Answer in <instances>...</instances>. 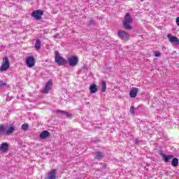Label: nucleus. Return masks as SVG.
<instances>
[{
  "mask_svg": "<svg viewBox=\"0 0 179 179\" xmlns=\"http://www.w3.org/2000/svg\"><path fill=\"white\" fill-rule=\"evenodd\" d=\"M10 67V62H9V59H8V57H4L3 58L2 64L0 66V72H5L6 71H8Z\"/></svg>",
  "mask_w": 179,
  "mask_h": 179,
  "instance_id": "1",
  "label": "nucleus"
},
{
  "mask_svg": "<svg viewBox=\"0 0 179 179\" xmlns=\"http://www.w3.org/2000/svg\"><path fill=\"white\" fill-rule=\"evenodd\" d=\"M131 23H132V17H131L129 13H127L124 20L123 21V24L125 29H127V30H131V29H132L131 27Z\"/></svg>",
  "mask_w": 179,
  "mask_h": 179,
  "instance_id": "2",
  "label": "nucleus"
},
{
  "mask_svg": "<svg viewBox=\"0 0 179 179\" xmlns=\"http://www.w3.org/2000/svg\"><path fill=\"white\" fill-rule=\"evenodd\" d=\"M55 61L59 66H61V65L66 64V60L61 57V55H59V52H58V51L55 52Z\"/></svg>",
  "mask_w": 179,
  "mask_h": 179,
  "instance_id": "3",
  "label": "nucleus"
},
{
  "mask_svg": "<svg viewBox=\"0 0 179 179\" xmlns=\"http://www.w3.org/2000/svg\"><path fill=\"white\" fill-rule=\"evenodd\" d=\"M26 65L28 68H33L36 65V58L33 56H28L26 59Z\"/></svg>",
  "mask_w": 179,
  "mask_h": 179,
  "instance_id": "4",
  "label": "nucleus"
},
{
  "mask_svg": "<svg viewBox=\"0 0 179 179\" xmlns=\"http://www.w3.org/2000/svg\"><path fill=\"white\" fill-rule=\"evenodd\" d=\"M68 62L70 66H76V65H78V62H79L78 56L73 55L69 57L68 58Z\"/></svg>",
  "mask_w": 179,
  "mask_h": 179,
  "instance_id": "5",
  "label": "nucleus"
},
{
  "mask_svg": "<svg viewBox=\"0 0 179 179\" xmlns=\"http://www.w3.org/2000/svg\"><path fill=\"white\" fill-rule=\"evenodd\" d=\"M44 15V12L41 10H36L33 11L32 13V17L36 19V20H41V16Z\"/></svg>",
  "mask_w": 179,
  "mask_h": 179,
  "instance_id": "6",
  "label": "nucleus"
},
{
  "mask_svg": "<svg viewBox=\"0 0 179 179\" xmlns=\"http://www.w3.org/2000/svg\"><path fill=\"white\" fill-rule=\"evenodd\" d=\"M118 36L120 38L124 40V41H127V40L129 38V34H128L125 31H120L118 32Z\"/></svg>",
  "mask_w": 179,
  "mask_h": 179,
  "instance_id": "7",
  "label": "nucleus"
},
{
  "mask_svg": "<svg viewBox=\"0 0 179 179\" xmlns=\"http://www.w3.org/2000/svg\"><path fill=\"white\" fill-rule=\"evenodd\" d=\"M0 150L3 153H8V150H9V144L8 143H3L0 145Z\"/></svg>",
  "mask_w": 179,
  "mask_h": 179,
  "instance_id": "8",
  "label": "nucleus"
},
{
  "mask_svg": "<svg viewBox=\"0 0 179 179\" xmlns=\"http://www.w3.org/2000/svg\"><path fill=\"white\" fill-rule=\"evenodd\" d=\"M168 38L171 43H172L173 44H176V45H178V44H179L178 38H177L176 36H171V35L169 34Z\"/></svg>",
  "mask_w": 179,
  "mask_h": 179,
  "instance_id": "9",
  "label": "nucleus"
},
{
  "mask_svg": "<svg viewBox=\"0 0 179 179\" xmlns=\"http://www.w3.org/2000/svg\"><path fill=\"white\" fill-rule=\"evenodd\" d=\"M56 113L59 114H62V117L63 118H72V115H71L68 112H65L63 110H57Z\"/></svg>",
  "mask_w": 179,
  "mask_h": 179,
  "instance_id": "10",
  "label": "nucleus"
},
{
  "mask_svg": "<svg viewBox=\"0 0 179 179\" xmlns=\"http://www.w3.org/2000/svg\"><path fill=\"white\" fill-rule=\"evenodd\" d=\"M57 178V169H52L48 174V179H55Z\"/></svg>",
  "mask_w": 179,
  "mask_h": 179,
  "instance_id": "11",
  "label": "nucleus"
},
{
  "mask_svg": "<svg viewBox=\"0 0 179 179\" xmlns=\"http://www.w3.org/2000/svg\"><path fill=\"white\" fill-rule=\"evenodd\" d=\"M50 136V133L48 131L45 130L42 133L40 134L39 138L41 139H47Z\"/></svg>",
  "mask_w": 179,
  "mask_h": 179,
  "instance_id": "12",
  "label": "nucleus"
},
{
  "mask_svg": "<svg viewBox=\"0 0 179 179\" xmlns=\"http://www.w3.org/2000/svg\"><path fill=\"white\" fill-rule=\"evenodd\" d=\"M15 132L14 127H9L8 129L6 128V135H10V134H13Z\"/></svg>",
  "mask_w": 179,
  "mask_h": 179,
  "instance_id": "13",
  "label": "nucleus"
},
{
  "mask_svg": "<svg viewBox=\"0 0 179 179\" xmlns=\"http://www.w3.org/2000/svg\"><path fill=\"white\" fill-rule=\"evenodd\" d=\"M162 157H163L164 162H166V163H167L168 162H170V160H171V159H173V157H174L173 155H163Z\"/></svg>",
  "mask_w": 179,
  "mask_h": 179,
  "instance_id": "14",
  "label": "nucleus"
},
{
  "mask_svg": "<svg viewBox=\"0 0 179 179\" xmlns=\"http://www.w3.org/2000/svg\"><path fill=\"white\" fill-rule=\"evenodd\" d=\"M52 86V80H50L47 83L43 90H50Z\"/></svg>",
  "mask_w": 179,
  "mask_h": 179,
  "instance_id": "15",
  "label": "nucleus"
},
{
  "mask_svg": "<svg viewBox=\"0 0 179 179\" xmlns=\"http://www.w3.org/2000/svg\"><path fill=\"white\" fill-rule=\"evenodd\" d=\"M6 127L3 125H0V134L1 135H6Z\"/></svg>",
  "mask_w": 179,
  "mask_h": 179,
  "instance_id": "16",
  "label": "nucleus"
},
{
  "mask_svg": "<svg viewBox=\"0 0 179 179\" xmlns=\"http://www.w3.org/2000/svg\"><path fill=\"white\" fill-rule=\"evenodd\" d=\"M129 94H130V97H131V99H135V97H136V95L138 94V91L137 90H131Z\"/></svg>",
  "mask_w": 179,
  "mask_h": 179,
  "instance_id": "17",
  "label": "nucleus"
},
{
  "mask_svg": "<svg viewBox=\"0 0 179 179\" xmlns=\"http://www.w3.org/2000/svg\"><path fill=\"white\" fill-rule=\"evenodd\" d=\"M103 156L104 155H103V153L100 152H96L95 153V159H103Z\"/></svg>",
  "mask_w": 179,
  "mask_h": 179,
  "instance_id": "18",
  "label": "nucleus"
},
{
  "mask_svg": "<svg viewBox=\"0 0 179 179\" xmlns=\"http://www.w3.org/2000/svg\"><path fill=\"white\" fill-rule=\"evenodd\" d=\"M35 48L36 50H40L41 48V41H36V43L35 44Z\"/></svg>",
  "mask_w": 179,
  "mask_h": 179,
  "instance_id": "19",
  "label": "nucleus"
},
{
  "mask_svg": "<svg viewBox=\"0 0 179 179\" xmlns=\"http://www.w3.org/2000/svg\"><path fill=\"white\" fill-rule=\"evenodd\" d=\"M172 165L173 166V167H177L178 166V159L177 158L173 159Z\"/></svg>",
  "mask_w": 179,
  "mask_h": 179,
  "instance_id": "20",
  "label": "nucleus"
},
{
  "mask_svg": "<svg viewBox=\"0 0 179 179\" xmlns=\"http://www.w3.org/2000/svg\"><path fill=\"white\" fill-rule=\"evenodd\" d=\"M90 90H99V87L96 84H92L90 87Z\"/></svg>",
  "mask_w": 179,
  "mask_h": 179,
  "instance_id": "21",
  "label": "nucleus"
},
{
  "mask_svg": "<svg viewBox=\"0 0 179 179\" xmlns=\"http://www.w3.org/2000/svg\"><path fill=\"white\" fill-rule=\"evenodd\" d=\"M22 129H23V131H27V129H29V124H22Z\"/></svg>",
  "mask_w": 179,
  "mask_h": 179,
  "instance_id": "22",
  "label": "nucleus"
},
{
  "mask_svg": "<svg viewBox=\"0 0 179 179\" xmlns=\"http://www.w3.org/2000/svg\"><path fill=\"white\" fill-rule=\"evenodd\" d=\"M107 85L105 81H102V90H106Z\"/></svg>",
  "mask_w": 179,
  "mask_h": 179,
  "instance_id": "23",
  "label": "nucleus"
},
{
  "mask_svg": "<svg viewBox=\"0 0 179 179\" xmlns=\"http://www.w3.org/2000/svg\"><path fill=\"white\" fill-rule=\"evenodd\" d=\"M130 113H131V114H135V108H134V106H131V108H130Z\"/></svg>",
  "mask_w": 179,
  "mask_h": 179,
  "instance_id": "24",
  "label": "nucleus"
},
{
  "mask_svg": "<svg viewBox=\"0 0 179 179\" xmlns=\"http://www.w3.org/2000/svg\"><path fill=\"white\" fill-rule=\"evenodd\" d=\"M3 86H6V83L0 81V87H3Z\"/></svg>",
  "mask_w": 179,
  "mask_h": 179,
  "instance_id": "25",
  "label": "nucleus"
},
{
  "mask_svg": "<svg viewBox=\"0 0 179 179\" xmlns=\"http://www.w3.org/2000/svg\"><path fill=\"white\" fill-rule=\"evenodd\" d=\"M160 55H161L160 52H155V54H154L155 57H160Z\"/></svg>",
  "mask_w": 179,
  "mask_h": 179,
  "instance_id": "26",
  "label": "nucleus"
},
{
  "mask_svg": "<svg viewBox=\"0 0 179 179\" xmlns=\"http://www.w3.org/2000/svg\"><path fill=\"white\" fill-rule=\"evenodd\" d=\"M48 90H43L41 91V92L43 94H48Z\"/></svg>",
  "mask_w": 179,
  "mask_h": 179,
  "instance_id": "27",
  "label": "nucleus"
},
{
  "mask_svg": "<svg viewBox=\"0 0 179 179\" xmlns=\"http://www.w3.org/2000/svg\"><path fill=\"white\" fill-rule=\"evenodd\" d=\"M176 24L179 26V17L176 18Z\"/></svg>",
  "mask_w": 179,
  "mask_h": 179,
  "instance_id": "28",
  "label": "nucleus"
},
{
  "mask_svg": "<svg viewBox=\"0 0 179 179\" xmlns=\"http://www.w3.org/2000/svg\"><path fill=\"white\" fill-rule=\"evenodd\" d=\"M54 38H59V35H55V36H54Z\"/></svg>",
  "mask_w": 179,
  "mask_h": 179,
  "instance_id": "29",
  "label": "nucleus"
},
{
  "mask_svg": "<svg viewBox=\"0 0 179 179\" xmlns=\"http://www.w3.org/2000/svg\"><path fill=\"white\" fill-rule=\"evenodd\" d=\"M91 94H93V93H96V92H97V90H91Z\"/></svg>",
  "mask_w": 179,
  "mask_h": 179,
  "instance_id": "30",
  "label": "nucleus"
},
{
  "mask_svg": "<svg viewBox=\"0 0 179 179\" xmlns=\"http://www.w3.org/2000/svg\"><path fill=\"white\" fill-rule=\"evenodd\" d=\"M131 90H138V88H133Z\"/></svg>",
  "mask_w": 179,
  "mask_h": 179,
  "instance_id": "31",
  "label": "nucleus"
},
{
  "mask_svg": "<svg viewBox=\"0 0 179 179\" xmlns=\"http://www.w3.org/2000/svg\"><path fill=\"white\" fill-rule=\"evenodd\" d=\"M136 143H138V141L137 140H136Z\"/></svg>",
  "mask_w": 179,
  "mask_h": 179,
  "instance_id": "32",
  "label": "nucleus"
},
{
  "mask_svg": "<svg viewBox=\"0 0 179 179\" xmlns=\"http://www.w3.org/2000/svg\"><path fill=\"white\" fill-rule=\"evenodd\" d=\"M141 1H143V0H141Z\"/></svg>",
  "mask_w": 179,
  "mask_h": 179,
  "instance_id": "33",
  "label": "nucleus"
}]
</instances>
